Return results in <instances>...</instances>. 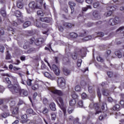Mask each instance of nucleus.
<instances>
[{"mask_svg": "<svg viewBox=\"0 0 124 124\" xmlns=\"http://www.w3.org/2000/svg\"><path fill=\"white\" fill-rule=\"evenodd\" d=\"M97 35L99 37H103V36H104V33L102 32H99V33H97Z\"/></svg>", "mask_w": 124, "mask_h": 124, "instance_id": "49", "label": "nucleus"}, {"mask_svg": "<svg viewBox=\"0 0 124 124\" xmlns=\"http://www.w3.org/2000/svg\"><path fill=\"white\" fill-rule=\"evenodd\" d=\"M113 109L115 111H120V110L121 109V107H120V105H116L113 107Z\"/></svg>", "mask_w": 124, "mask_h": 124, "instance_id": "22", "label": "nucleus"}, {"mask_svg": "<svg viewBox=\"0 0 124 124\" xmlns=\"http://www.w3.org/2000/svg\"><path fill=\"white\" fill-rule=\"evenodd\" d=\"M93 106L96 110L95 115H97V114H99V113H101V111H100L99 109V106H98V104H94Z\"/></svg>", "mask_w": 124, "mask_h": 124, "instance_id": "11", "label": "nucleus"}, {"mask_svg": "<svg viewBox=\"0 0 124 124\" xmlns=\"http://www.w3.org/2000/svg\"><path fill=\"white\" fill-rule=\"evenodd\" d=\"M78 104L79 106H80V107H82V106H83V101H79L78 102Z\"/></svg>", "mask_w": 124, "mask_h": 124, "instance_id": "63", "label": "nucleus"}, {"mask_svg": "<svg viewBox=\"0 0 124 124\" xmlns=\"http://www.w3.org/2000/svg\"><path fill=\"white\" fill-rule=\"evenodd\" d=\"M75 91H76V92H80L81 91V87H80V86L77 85V86H76Z\"/></svg>", "mask_w": 124, "mask_h": 124, "instance_id": "47", "label": "nucleus"}, {"mask_svg": "<svg viewBox=\"0 0 124 124\" xmlns=\"http://www.w3.org/2000/svg\"><path fill=\"white\" fill-rule=\"evenodd\" d=\"M86 2L88 4H92L93 3V0H85Z\"/></svg>", "mask_w": 124, "mask_h": 124, "instance_id": "59", "label": "nucleus"}, {"mask_svg": "<svg viewBox=\"0 0 124 124\" xmlns=\"http://www.w3.org/2000/svg\"><path fill=\"white\" fill-rule=\"evenodd\" d=\"M93 16L96 19V20H99L100 19V15L98 14V12L97 11H93Z\"/></svg>", "mask_w": 124, "mask_h": 124, "instance_id": "9", "label": "nucleus"}, {"mask_svg": "<svg viewBox=\"0 0 124 124\" xmlns=\"http://www.w3.org/2000/svg\"><path fill=\"white\" fill-rule=\"evenodd\" d=\"M64 74L66 76L69 75L70 74V71L67 69H63Z\"/></svg>", "mask_w": 124, "mask_h": 124, "instance_id": "28", "label": "nucleus"}, {"mask_svg": "<svg viewBox=\"0 0 124 124\" xmlns=\"http://www.w3.org/2000/svg\"><path fill=\"white\" fill-rule=\"evenodd\" d=\"M15 14L16 17H21L22 16V13L19 11H16Z\"/></svg>", "mask_w": 124, "mask_h": 124, "instance_id": "25", "label": "nucleus"}, {"mask_svg": "<svg viewBox=\"0 0 124 124\" xmlns=\"http://www.w3.org/2000/svg\"><path fill=\"white\" fill-rule=\"evenodd\" d=\"M99 6V2H95L93 3V7H94V8H97V7H98V6Z\"/></svg>", "mask_w": 124, "mask_h": 124, "instance_id": "36", "label": "nucleus"}, {"mask_svg": "<svg viewBox=\"0 0 124 124\" xmlns=\"http://www.w3.org/2000/svg\"><path fill=\"white\" fill-rule=\"evenodd\" d=\"M87 97H88L87 94H86V93H82V94H81V98H82V99H86Z\"/></svg>", "mask_w": 124, "mask_h": 124, "instance_id": "46", "label": "nucleus"}, {"mask_svg": "<svg viewBox=\"0 0 124 124\" xmlns=\"http://www.w3.org/2000/svg\"><path fill=\"white\" fill-rule=\"evenodd\" d=\"M70 35L72 38H76L77 36H78V35L77 33H75V32H72L70 33Z\"/></svg>", "mask_w": 124, "mask_h": 124, "instance_id": "27", "label": "nucleus"}, {"mask_svg": "<svg viewBox=\"0 0 124 124\" xmlns=\"http://www.w3.org/2000/svg\"><path fill=\"white\" fill-rule=\"evenodd\" d=\"M74 124H81L79 123V119L78 118L76 119L74 122Z\"/></svg>", "mask_w": 124, "mask_h": 124, "instance_id": "55", "label": "nucleus"}, {"mask_svg": "<svg viewBox=\"0 0 124 124\" xmlns=\"http://www.w3.org/2000/svg\"><path fill=\"white\" fill-rule=\"evenodd\" d=\"M19 109L18 108H14L13 109H11L12 114L14 115L13 116H15V115H17L18 114V110Z\"/></svg>", "mask_w": 124, "mask_h": 124, "instance_id": "14", "label": "nucleus"}, {"mask_svg": "<svg viewBox=\"0 0 124 124\" xmlns=\"http://www.w3.org/2000/svg\"><path fill=\"white\" fill-rule=\"evenodd\" d=\"M68 4L70 6V8L74 7L75 6H76V4L75 3H74V2H72V1H69L68 2Z\"/></svg>", "mask_w": 124, "mask_h": 124, "instance_id": "30", "label": "nucleus"}, {"mask_svg": "<svg viewBox=\"0 0 124 124\" xmlns=\"http://www.w3.org/2000/svg\"><path fill=\"white\" fill-rule=\"evenodd\" d=\"M51 120L52 121H55V120H56V114H55V113H51Z\"/></svg>", "mask_w": 124, "mask_h": 124, "instance_id": "35", "label": "nucleus"}, {"mask_svg": "<svg viewBox=\"0 0 124 124\" xmlns=\"http://www.w3.org/2000/svg\"><path fill=\"white\" fill-rule=\"evenodd\" d=\"M97 61L98 62H104V59H103L102 57L98 56L97 57Z\"/></svg>", "mask_w": 124, "mask_h": 124, "instance_id": "38", "label": "nucleus"}, {"mask_svg": "<svg viewBox=\"0 0 124 124\" xmlns=\"http://www.w3.org/2000/svg\"><path fill=\"white\" fill-rule=\"evenodd\" d=\"M27 114H32L33 115H36V113L33 112V110L31 108H29L26 110Z\"/></svg>", "mask_w": 124, "mask_h": 124, "instance_id": "18", "label": "nucleus"}, {"mask_svg": "<svg viewBox=\"0 0 124 124\" xmlns=\"http://www.w3.org/2000/svg\"><path fill=\"white\" fill-rule=\"evenodd\" d=\"M58 84L60 88H63L65 86V79L63 78H59L58 80Z\"/></svg>", "mask_w": 124, "mask_h": 124, "instance_id": "6", "label": "nucleus"}, {"mask_svg": "<svg viewBox=\"0 0 124 124\" xmlns=\"http://www.w3.org/2000/svg\"><path fill=\"white\" fill-rule=\"evenodd\" d=\"M64 25L67 28H71L72 27H73V24L69 23H64Z\"/></svg>", "mask_w": 124, "mask_h": 124, "instance_id": "37", "label": "nucleus"}, {"mask_svg": "<svg viewBox=\"0 0 124 124\" xmlns=\"http://www.w3.org/2000/svg\"><path fill=\"white\" fill-rule=\"evenodd\" d=\"M37 4L35 3L34 1H31L29 4V6L30 8H31L32 10H34V9H39L41 7L43 3V0H36Z\"/></svg>", "mask_w": 124, "mask_h": 124, "instance_id": "2", "label": "nucleus"}, {"mask_svg": "<svg viewBox=\"0 0 124 124\" xmlns=\"http://www.w3.org/2000/svg\"><path fill=\"white\" fill-rule=\"evenodd\" d=\"M110 54H111V50H107L106 52V56H107V61H108V62H109V61H110V59H111V57H110Z\"/></svg>", "mask_w": 124, "mask_h": 124, "instance_id": "19", "label": "nucleus"}, {"mask_svg": "<svg viewBox=\"0 0 124 124\" xmlns=\"http://www.w3.org/2000/svg\"><path fill=\"white\" fill-rule=\"evenodd\" d=\"M21 119L24 121V123H27L28 120H26L27 119H28V116H27V115H24L21 117Z\"/></svg>", "mask_w": 124, "mask_h": 124, "instance_id": "31", "label": "nucleus"}, {"mask_svg": "<svg viewBox=\"0 0 124 124\" xmlns=\"http://www.w3.org/2000/svg\"><path fill=\"white\" fill-rule=\"evenodd\" d=\"M29 47H30V42H25L24 44L23 48L25 50H27V49H28V48H29Z\"/></svg>", "mask_w": 124, "mask_h": 124, "instance_id": "21", "label": "nucleus"}, {"mask_svg": "<svg viewBox=\"0 0 124 124\" xmlns=\"http://www.w3.org/2000/svg\"><path fill=\"white\" fill-rule=\"evenodd\" d=\"M51 69L54 71L56 75H57V76H59V75H60V69H59V67L57 66V65L55 64L52 65Z\"/></svg>", "mask_w": 124, "mask_h": 124, "instance_id": "7", "label": "nucleus"}, {"mask_svg": "<svg viewBox=\"0 0 124 124\" xmlns=\"http://www.w3.org/2000/svg\"><path fill=\"white\" fill-rule=\"evenodd\" d=\"M87 33V31H82L81 34L79 35V36H81V37H83L84 36V34H86Z\"/></svg>", "mask_w": 124, "mask_h": 124, "instance_id": "61", "label": "nucleus"}, {"mask_svg": "<svg viewBox=\"0 0 124 124\" xmlns=\"http://www.w3.org/2000/svg\"><path fill=\"white\" fill-rule=\"evenodd\" d=\"M1 15L3 16V17H5L6 16V12L4 9H1L0 11Z\"/></svg>", "mask_w": 124, "mask_h": 124, "instance_id": "32", "label": "nucleus"}, {"mask_svg": "<svg viewBox=\"0 0 124 124\" xmlns=\"http://www.w3.org/2000/svg\"><path fill=\"white\" fill-rule=\"evenodd\" d=\"M90 39H92V36L91 35H88L83 38V40H85V41H88V40H90Z\"/></svg>", "mask_w": 124, "mask_h": 124, "instance_id": "42", "label": "nucleus"}, {"mask_svg": "<svg viewBox=\"0 0 124 124\" xmlns=\"http://www.w3.org/2000/svg\"><path fill=\"white\" fill-rule=\"evenodd\" d=\"M97 93L98 97L100 98V97H101V93H100V90L99 88H98L97 90Z\"/></svg>", "mask_w": 124, "mask_h": 124, "instance_id": "48", "label": "nucleus"}, {"mask_svg": "<svg viewBox=\"0 0 124 124\" xmlns=\"http://www.w3.org/2000/svg\"><path fill=\"white\" fill-rule=\"evenodd\" d=\"M106 114H102L99 117V120L100 121H102V120H103L104 119H105V118H106Z\"/></svg>", "mask_w": 124, "mask_h": 124, "instance_id": "34", "label": "nucleus"}, {"mask_svg": "<svg viewBox=\"0 0 124 124\" xmlns=\"http://www.w3.org/2000/svg\"><path fill=\"white\" fill-rule=\"evenodd\" d=\"M37 14L39 16H43L44 15L43 12H42V11L41 10L38 11L37 12Z\"/></svg>", "mask_w": 124, "mask_h": 124, "instance_id": "43", "label": "nucleus"}, {"mask_svg": "<svg viewBox=\"0 0 124 124\" xmlns=\"http://www.w3.org/2000/svg\"><path fill=\"white\" fill-rule=\"evenodd\" d=\"M31 25V22L30 21H27L25 22L23 24V27L24 29H26V28H28V27H30Z\"/></svg>", "mask_w": 124, "mask_h": 124, "instance_id": "15", "label": "nucleus"}, {"mask_svg": "<svg viewBox=\"0 0 124 124\" xmlns=\"http://www.w3.org/2000/svg\"><path fill=\"white\" fill-rule=\"evenodd\" d=\"M35 41V39L34 38H32L30 40V44H32Z\"/></svg>", "mask_w": 124, "mask_h": 124, "instance_id": "60", "label": "nucleus"}, {"mask_svg": "<svg viewBox=\"0 0 124 124\" xmlns=\"http://www.w3.org/2000/svg\"><path fill=\"white\" fill-rule=\"evenodd\" d=\"M43 102L44 104L46 105L48 103V100L47 99V98H45L43 100Z\"/></svg>", "mask_w": 124, "mask_h": 124, "instance_id": "54", "label": "nucleus"}, {"mask_svg": "<svg viewBox=\"0 0 124 124\" xmlns=\"http://www.w3.org/2000/svg\"><path fill=\"white\" fill-rule=\"evenodd\" d=\"M34 25L35 27H37V28H41V23L40 22V21L36 19L34 21Z\"/></svg>", "mask_w": 124, "mask_h": 124, "instance_id": "13", "label": "nucleus"}, {"mask_svg": "<svg viewBox=\"0 0 124 124\" xmlns=\"http://www.w3.org/2000/svg\"><path fill=\"white\" fill-rule=\"evenodd\" d=\"M0 116L1 117L4 118L5 119V118H7L8 116H9V113L8 112H3L0 114Z\"/></svg>", "mask_w": 124, "mask_h": 124, "instance_id": "20", "label": "nucleus"}, {"mask_svg": "<svg viewBox=\"0 0 124 124\" xmlns=\"http://www.w3.org/2000/svg\"><path fill=\"white\" fill-rule=\"evenodd\" d=\"M4 51V46H0V52H1V53H3Z\"/></svg>", "mask_w": 124, "mask_h": 124, "instance_id": "56", "label": "nucleus"}, {"mask_svg": "<svg viewBox=\"0 0 124 124\" xmlns=\"http://www.w3.org/2000/svg\"><path fill=\"white\" fill-rule=\"evenodd\" d=\"M49 108L51 111H56L57 108H56V104L54 103H51L49 105Z\"/></svg>", "mask_w": 124, "mask_h": 124, "instance_id": "12", "label": "nucleus"}, {"mask_svg": "<svg viewBox=\"0 0 124 124\" xmlns=\"http://www.w3.org/2000/svg\"><path fill=\"white\" fill-rule=\"evenodd\" d=\"M120 18L118 17H115L114 18H111L108 21V24L110 26H115L118 23H120Z\"/></svg>", "mask_w": 124, "mask_h": 124, "instance_id": "4", "label": "nucleus"}, {"mask_svg": "<svg viewBox=\"0 0 124 124\" xmlns=\"http://www.w3.org/2000/svg\"><path fill=\"white\" fill-rule=\"evenodd\" d=\"M58 99L59 100V102L61 103V106H63V100L62 99V98L60 97L58 98Z\"/></svg>", "mask_w": 124, "mask_h": 124, "instance_id": "44", "label": "nucleus"}, {"mask_svg": "<svg viewBox=\"0 0 124 124\" xmlns=\"http://www.w3.org/2000/svg\"><path fill=\"white\" fill-rule=\"evenodd\" d=\"M3 34H4V31L2 28H0V36L3 35Z\"/></svg>", "mask_w": 124, "mask_h": 124, "instance_id": "51", "label": "nucleus"}, {"mask_svg": "<svg viewBox=\"0 0 124 124\" xmlns=\"http://www.w3.org/2000/svg\"><path fill=\"white\" fill-rule=\"evenodd\" d=\"M115 8L114 7H108V9H109V11L106 12L104 15L106 17H109V16H111L112 14V11H114Z\"/></svg>", "mask_w": 124, "mask_h": 124, "instance_id": "8", "label": "nucleus"}, {"mask_svg": "<svg viewBox=\"0 0 124 124\" xmlns=\"http://www.w3.org/2000/svg\"><path fill=\"white\" fill-rule=\"evenodd\" d=\"M31 81L32 80L31 79H28L27 81L28 86H31Z\"/></svg>", "mask_w": 124, "mask_h": 124, "instance_id": "57", "label": "nucleus"}, {"mask_svg": "<svg viewBox=\"0 0 124 124\" xmlns=\"http://www.w3.org/2000/svg\"><path fill=\"white\" fill-rule=\"evenodd\" d=\"M43 42V39L41 38L36 39L35 41V44L37 46H39L40 45H41Z\"/></svg>", "mask_w": 124, "mask_h": 124, "instance_id": "10", "label": "nucleus"}, {"mask_svg": "<svg viewBox=\"0 0 124 124\" xmlns=\"http://www.w3.org/2000/svg\"><path fill=\"white\" fill-rule=\"evenodd\" d=\"M11 59V56L8 53V51H7V53L6 55V60H10Z\"/></svg>", "mask_w": 124, "mask_h": 124, "instance_id": "40", "label": "nucleus"}, {"mask_svg": "<svg viewBox=\"0 0 124 124\" xmlns=\"http://www.w3.org/2000/svg\"><path fill=\"white\" fill-rule=\"evenodd\" d=\"M50 92H51L52 93H54L55 94H57V95H59V96H64V94L63 93V92H62L61 90H58L55 88H51L50 89Z\"/></svg>", "mask_w": 124, "mask_h": 124, "instance_id": "3", "label": "nucleus"}, {"mask_svg": "<svg viewBox=\"0 0 124 124\" xmlns=\"http://www.w3.org/2000/svg\"><path fill=\"white\" fill-rule=\"evenodd\" d=\"M8 101H10L9 103L10 106L12 107L13 106H15V101L13 100L12 97L8 99Z\"/></svg>", "mask_w": 124, "mask_h": 124, "instance_id": "16", "label": "nucleus"}, {"mask_svg": "<svg viewBox=\"0 0 124 124\" xmlns=\"http://www.w3.org/2000/svg\"><path fill=\"white\" fill-rule=\"evenodd\" d=\"M88 91L90 93H93V87L92 86H89L88 87Z\"/></svg>", "mask_w": 124, "mask_h": 124, "instance_id": "58", "label": "nucleus"}, {"mask_svg": "<svg viewBox=\"0 0 124 124\" xmlns=\"http://www.w3.org/2000/svg\"><path fill=\"white\" fill-rule=\"evenodd\" d=\"M40 20L42 22H45L46 23H49L50 21V18L48 17H41Z\"/></svg>", "mask_w": 124, "mask_h": 124, "instance_id": "17", "label": "nucleus"}, {"mask_svg": "<svg viewBox=\"0 0 124 124\" xmlns=\"http://www.w3.org/2000/svg\"><path fill=\"white\" fill-rule=\"evenodd\" d=\"M16 6L17 7H18V8H19L20 9H22V8L24 7V5L23 4V3L17 2Z\"/></svg>", "mask_w": 124, "mask_h": 124, "instance_id": "24", "label": "nucleus"}, {"mask_svg": "<svg viewBox=\"0 0 124 124\" xmlns=\"http://www.w3.org/2000/svg\"><path fill=\"white\" fill-rule=\"evenodd\" d=\"M44 76L46 77H47V78H50V77H51V75L48 72L45 73H44Z\"/></svg>", "mask_w": 124, "mask_h": 124, "instance_id": "50", "label": "nucleus"}, {"mask_svg": "<svg viewBox=\"0 0 124 124\" xmlns=\"http://www.w3.org/2000/svg\"><path fill=\"white\" fill-rule=\"evenodd\" d=\"M43 114H48L49 113V109H48L47 108L45 107L44 108L43 111Z\"/></svg>", "mask_w": 124, "mask_h": 124, "instance_id": "29", "label": "nucleus"}, {"mask_svg": "<svg viewBox=\"0 0 124 124\" xmlns=\"http://www.w3.org/2000/svg\"><path fill=\"white\" fill-rule=\"evenodd\" d=\"M100 105H101V109H102L103 110H105V108H106L105 107V106H106V103L102 102L100 103Z\"/></svg>", "mask_w": 124, "mask_h": 124, "instance_id": "33", "label": "nucleus"}, {"mask_svg": "<svg viewBox=\"0 0 124 124\" xmlns=\"http://www.w3.org/2000/svg\"><path fill=\"white\" fill-rule=\"evenodd\" d=\"M37 89H38V85L34 84V85H32V90H33V91H35V90H37Z\"/></svg>", "mask_w": 124, "mask_h": 124, "instance_id": "41", "label": "nucleus"}, {"mask_svg": "<svg viewBox=\"0 0 124 124\" xmlns=\"http://www.w3.org/2000/svg\"><path fill=\"white\" fill-rule=\"evenodd\" d=\"M86 51H87V48H83L80 50V52H78V53L73 54L72 56L73 60H77V55H79V56H81V57H84L83 55H82V53L85 54V53H86Z\"/></svg>", "mask_w": 124, "mask_h": 124, "instance_id": "5", "label": "nucleus"}, {"mask_svg": "<svg viewBox=\"0 0 124 124\" xmlns=\"http://www.w3.org/2000/svg\"><path fill=\"white\" fill-rule=\"evenodd\" d=\"M8 87L10 89L13 93H19V94L20 96H22L23 97L25 96H27L28 94H29V93L27 91L25 90L24 89H21L20 86H19V84L16 83L14 84V85L12 84H9L8 85Z\"/></svg>", "mask_w": 124, "mask_h": 124, "instance_id": "1", "label": "nucleus"}, {"mask_svg": "<svg viewBox=\"0 0 124 124\" xmlns=\"http://www.w3.org/2000/svg\"><path fill=\"white\" fill-rule=\"evenodd\" d=\"M116 56L118 57V58H122V53L120 51H116L115 53Z\"/></svg>", "mask_w": 124, "mask_h": 124, "instance_id": "39", "label": "nucleus"}, {"mask_svg": "<svg viewBox=\"0 0 124 124\" xmlns=\"http://www.w3.org/2000/svg\"><path fill=\"white\" fill-rule=\"evenodd\" d=\"M107 75L108 77L111 78V77H113V72L112 71H108L107 72Z\"/></svg>", "mask_w": 124, "mask_h": 124, "instance_id": "45", "label": "nucleus"}, {"mask_svg": "<svg viewBox=\"0 0 124 124\" xmlns=\"http://www.w3.org/2000/svg\"><path fill=\"white\" fill-rule=\"evenodd\" d=\"M34 51V48H31L30 49L27 50L28 54H31Z\"/></svg>", "mask_w": 124, "mask_h": 124, "instance_id": "52", "label": "nucleus"}, {"mask_svg": "<svg viewBox=\"0 0 124 124\" xmlns=\"http://www.w3.org/2000/svg\"><path fill=\"white\" fill-rule=\"evenodd\" d=\"M81 62H82V60H81V59L78 60V66H80Z\"/></svg>", "mask_w": 124, "mask_h": 124, "instance_id": "62", "label": "nucleus"}, {"mask_svg": "<svg viewBox=\"0 0 124 124\" xmlns=\"http://www.w3.org/2000/svg\"><path fill=\"white\" fill-rule=\"evenodd\" d=\"M70 106H74L76 104V100L75 99L71 100L69 102Z\"/></svg>", "mask_w": 124, "mask_h": 124, "instance_id": "26", "label": "nucleus"}, {"mask_svg": "<svg viewBox=\"0 0 124 124\" xmlns=\"http://www.w3.org/2000/svg\"><path fill=\"white\" fill-rule=\"evenodd\" d=\"M102 93L103 95L107 96L109 94V91L107 89H103Z\"/></svg>", "mask_w": 124, "mask_h": 124, "instance_id": "23", "label": "nucleus"}, {"mask_svg": "<svg viewBox=\"0 0 124 124\" xmlns=\"http://www.w3.org/2000/svg\"><path fill=\"white\" fill-rule=\"evenodd\" d=\"M72 97L74 98V99H77L78 98V95L76 94H72Z\"/></svg>", "mask_w": 124, "mask_h": 124, "instance_id": "53", "label": "nucleus"}, {"mask_svg": "<svg viewBox=\"0 0 124 124\" xmlns=\"http://www.w3.org/2000/svg\"><path fill=\"white\" fill-rule=\"evenodd\" d=\"M80 84L81 85V86H86V82H85V81L82 80L81 81Z\"/></svg>", "mask_w": 124, "mask_h": 124, "instance_id": "64", "label": "nucleus"}]
</instances>
